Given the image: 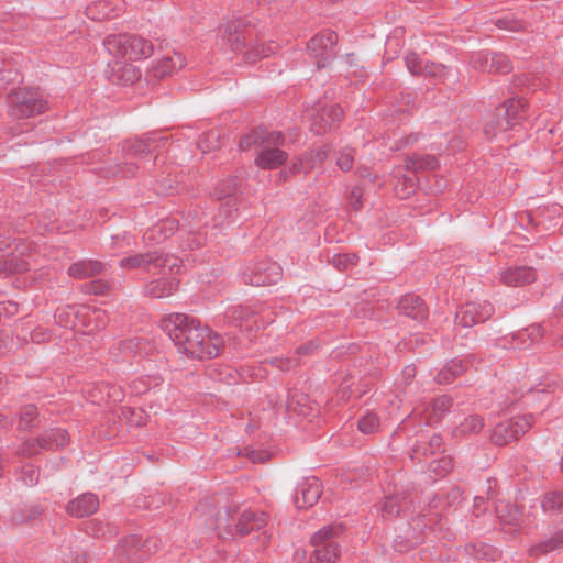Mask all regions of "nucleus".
<instances>
[{"instance_id": "1", "label": "nucleus", "mask_w": 563, "mask_h": 563, "mask_svg": "<svg viewBox=\"0 0 563 563\" xmlns=\"http://www.w3.org/2000/svg\"><path fill=\"white\" fill-rule=\"evenodd\" d=\"M162 330L179 353L191 358H212L219 355L221 339L200 322L184 313H172L161 320Z\"/></svg>"}, {"instance_id": "2", "label": "nucleus", "mask_w": 563, "mask_h": 563, "mask_svg": "<svg viewBox=\"0 0 563 563\" xmlns=\"http://www.w3.org/2000/svg\"><path fill=\"white\" fill-rule=\"evenodd\" d=\"M166 142V137L158 136L156 133H150L141 139L125 141L122 144L123 161L106 169L104 176H120L123 178L134 176L139 168L135 159H141L154 152H158Z\"/></svg>"}, {"instance_id": "3", "label": "nucleus", "mask_w": 563, "mask_h": 563, "mask_svg": "<svg viewBox=\"0 0 563 563\" xmlns=\"http://www.w3.org/2000/svg\"><path fill=\"white\" fill-rule=\"evenodd\" d=\"M239 506H229L220 510L216 516V529L221 538L225 536H246L260 530L267 523V515L264 511L245 509L239 511Z\"/></svg>"}, {"instance_id": "4", "label": "nucleus", "mask_w": 563, "mask_h": 563, "mask_svg": "<svg viewBox=\"0 0 563 563\" xmlns=\"http://www.w3.org/2000/svg\"><path fill=\"white\" fill-rule=\"evenodd\" d=\"M8 114L14 119H27L49 109L46 95L40 87L12 88L7 93Z\"/></svg>"}, {"instance_id": "5", "label": "nucleus", "mask_w": 563, "mask_h": 563, "mask_svg": "<svg viewBox=\"0 0 563 563\" xmlns=\"http://www.w3.org/2000/svg\"><path fill=\"white\" fill-rule=\"evenodd\" d=\"M103 45L114 58L126 60L147 58L154 51L153 44L150 41L132 34L108 35L103 41Z\"/></svg>"}, {"instance_id": "6", "label": "nucleus", "mask_w": 563, "mask_h": 563, "mask_svg": "<svg viewBox=\"0 0 563 563\" xmlns=\"http://www.w3.org/2000/svg\"><path fill=\"white\" fill-rule=\"evenodd\" d=\"M343 531L342 525H329L318 530L311 537V545L314 548L313 555L317 561L335 563L340 549L334 538Z\"/></svg>"}, {"instance_id": "7", "label": "nucleus", "mask_w": 563, "mask_h": 563, "mask_svg": "<svg viewBox=\"0 0 563 563\" xmlns=\"http://www.w3.org/2000/svg\"><path fill=\"white\" fill-rule=\"evenodd\" d=\"M336 44L338 35L330 30L318 33L308 42L309 56L313 59L318 69L327 67L335 58Z\"/></svg>"}, {"instance_id": "8", "label": "nucleus", "mask_w": 563, "mask_h": 563, "mask_svg": "<svg viewBox=\"0 0 563 563\" xmlns=\"http://www.w3.org/2000/svg\"><path fill=\"white\" fill-rule=\"evenodd\" d=\"M532 421L531 415H523L499 422L492 433V441L499 446L506 445L525 434L531 428Z\"/></svg>"}, {"instance_id": "9", "label": "nucleus", "mask_w": 563, "mask_h": 563, "mask_svg": "<svg viewBox=\"0 0 563 563\" xmlns=\"http://www.w3.org/2000/svg\"><path fill=\"white\" fill-rule=\"evenodd\" d=\"M342 115L343 110L339 104L327 106L318 102L309 113L310 130L316 135H322L340 121Z\"/></svg>"}, {"instance_id": "10", "label": "nucleus", "mask_w": 563, "mask_h": 563, "mask_svg": "<svg viewBox=\"0 0 563 563\" xmlns=\"http://www.w3.org/2000/svg\"><path fill=\"white\" fill-rule=\"evenodd\" d=\"M471 63L475 69L488 74H508L512 69L509 57L499 52H477L473 54Z\"/></svg>"}, {"instance_id": "11", "label": "nucleus", "mask_w": 563, "mask_h": 563, "mask_svg": "<svg viewBox=\"0 0 563 563\" xmlns=\"http://www.w3.org/2000/svg\"><path fill=\"white\" fill-rule=\"evenodd\" d=\"M494 313V307L488 301L483 302H467L462 306L456 314V324L463 328H471L475 324L485 322Z\"/></svg>"}, {"instance_id": "12", "label": "nucleus", "mask_w": 563, "mask_h": 563, "mask_svg": "<svg viewBox=\"0 0 563 563\" xmlns=\"http://www.w3.org/2000/svg\"><path fill=\"white\" fill-rule=\"evenodd\" d=\"M220 33L222 40L236 53L244 51L246 40L251 36V32L245 30V25L240 19L227 22L220 27Z\"/></svg>"}, {"instance_id": "13", "label": "nucleus", "mask_w": 563, "mask_h": 563, "mask_svg": "<svg viewBox=\"0 0 563 563\" xmlns=\"http://www.w3.org/2000/svg\"><path fill=\"white\" fill-rule=\"evenodd\" d=\"M279 275V267L276 264L261 263L255 267H247L242 278L245 284L258 287L276 283Z\"/></svg>"}, {"instance_id": "14", "label": "nucleus", "mask_w": 563, "mask_h": 563, "mask_svg": "<svg viewBox=\"0 0 563 563\" xmlns=\"http://www.w3.org/2000/svg\"><path fill=\"white\" fill-rule=\"evenodd\" d=\"M141 548V537L130 534L120 540L115 548L114 560L117 563H139L144 560Z\"/></svg>"}, {"instance_id": "15", "label": "nucleus", "mask_w": 563, "mask_h": 563, "mask_svg": "<svg viewBox=\"0 0 563 563\" xmlns=\"http://www.w3.org/2000/svg\"><path fill=\"white\" fill-rule=\"evenodd\" d=\"M283 143L284 136L280 132L255 129L240 140L239 147L241 151H247L252 146H278L283 145Z\"/></svg>"}, {"instance_id": "16", "label": "nucleus", "mask_w": 563, "mask_h": 563, "mask_svg": "<svg viewBox=\"0 0 563 563\" xmlns=\"http://www.w3.org/2000/svg\"><path fill=\"white\" fill-rule=\"evenodd\" d=\"M321 493L322 489L320 481L314 476L306 477L298 485L294 503L299 509L311 507L319 500Z\"/></svg>"}, {"instance_id": "17", "label": "nucleus", "mask_w": 563, "mask_h": 563, "mask_svg": "<svg viewBox=\"0 0 563 563\" xmlns=\"http://www.w3.org/2000/svg\"><path fill=\"white\" fill-rule=\"evenodd\" d=\"M121 59L114 58V60L108 63L110 79L118 85L133 84L140 78V70L133 64L128 63L126 59Z\"/></svg>"}, {"instance_id": "18", "label": "nucleus", "mask_w": 563, "mask_h": 563, "mask_svg": "<svg viewBox=\"0 0 563 563\" xmlns=\"http://www.w3.org/2000/svg\"><path fill=\"white\" fill-rule=\"evenodd\" d=\"M528 103L522 98H510L505 100L500 106L497 107V113L504 115L511 128L520 124L525 119Z\"/></svg>"}, {"instance_id": "19", "label": "nucleus", "mask_w": 563, "mask_h": 563, "mask_svg": "<svg viewBox=\"0 0 563 563\" xmlns=\"http://www.w3.org/2000/svg\"><path fill=\"white\" fill-rule=\"evenodd\" d=\"M99 507V499L95 494L85 493L67 504V512L76 518L95 514Z\"/></svg>"}, {"instance_id": "20", "label": "nucleus", "mask_w": 563, "mask_h": 563, "mask_svg": "<svg viewBox=\"0 0 563 563\" xmlns=\"http://www.w3.org/2000/svg\"><path fill=\"white\" fill-rule=\"evenodd\" d=\"M397 308L399 312L413 320L422 321L428 317V309L423 300L413 295H405L398 302Z\"/></svg>"}, {"instance_id": "21", "label": "nucleus", "mask_w": 563, "mask_h": 563, "mask_svg": "<svg viewBox=\"0 0 563 563\" xmlns=\"http://www.w3.org/2000/svg\"><path fill=\"white\" fill-rule=\"evenodd\" d=\"M536 271L531 267H510L501 272L500 282L506 286L520 287L534 282Z\"/></svg>"}, {"instance_id": "22", "label": "nucleus", "mask_w": 563, "mask_h": 563, "mask_svg": "<svg viewBox=\"0 0 563 563\" xmlns=\"http://www.w3.org/2000/svg\"><path fill=\"white\" fill-rule=\"evenodd\" d=\"M453 405V398L448 395H442L434 398L424 410V420L429 426H434L441 422L442 418Z\"/></svg>"}, {"instance_id": "23", "label": "nucleus", "mask_w": 563, "mask_h": 563, "mask_svg": "<svg viewBox=\"0 0 563 563\" xmlns=\"http://www.w3.org/2000/svg\"><path fill=\"white\" fill-rule=\"evenodd\" d=\"M288 154L276 146H264L255 158V164L262 169H275L287 161Z\"/></svg>"}, {"instance_id": "24", "label": "nucleus", "mask_w": 563, "mask_h": 563, "mask_svg": "<svg viewBox=\"0 0 563 563\" xmlns=\"http://www.w3.org/2000/svg\"><path fill=\"white\" fill-rule=\"evenodd\" d=\"M496 512L501 525L504 527L509 526V531L517 530L523 521L518 506L508 501H498Z\"/></svg>"}, {"instance_id": "25", "label": "nucleus", "mask_w": 563, "mask_h": 563, "mask_svg": "<svg viewBox=\"0 0 563 563\" xmlns=\"http://www.w3.org/2000/svg\"><path fill=\"white\" fill-rule=\"evenodd\" d=\"M30 269V263L24 257L23 252H11L3 255L0 260V277H7L12 274H22Z\"/></svg>"}, {"instance_id": "26", "label": "nucleus", "mask_w": 563, "mask_h": 563, "mask_svg": "<svg viewBox=\"0 0 563 563\" xmlns=\"http://www.w3.org/2000/svg\"><path fill=\"white\" fill-rule=\"evenodd\" d=\"M411 500L405 493L389 495L382 505L383 518H395L409 509Z\"/></svg>"}, {"instance_id": "27", "label": "nucleus", "mask_w": 563, "mask_h": 563, "mask_svg": "<svg viewBox=\"0 0 563 563\" xmlns=\"http://www.w3.org/2000/svg\"><path fill=\"white\" fill-rule=\"evenodd\" d=\"M184 66L185 57L180 53H174L172 56L162 57L153 67L152 73L155 78L162 79L172 76Z\"/></svg>"}, {"instance_id": "28", "label": "nucleus", "mask_w": 563, "mask_h": 563, "mask_svg": "<svg viewBox=\"0 0 563 563\" xmlns=\"http://www.w3.org/2000/svg\"><path fill=\"white\" fill-rule=\"evenodd\" d=\"M119 350L130 356H146L154 352V344L146 338L135 336L120 342Z\"/></svg>"}, {"instance_id": "29", "label": "nucleus", "mask_w": 563, "mask_h": 563, "mask_svg": "<svg viewBox=\"0 0 563 563\" xmlns=\"http://www.w3.org/2000/svg\"><path fill=\"white\" fill-rule=\"evenodd\" d=\"M121 0H100L87 8V14L92 20L111 19L115 16V10H122Z\"/></svg>"}, {"instance_id": "30", "label": "nucleus", "mask_w": 563, "mask_h": 563, "mask_svg": "<svg viewBox=\"0 0 563 563\" xmlns=\"http://www.w3.org/2000/svg\"><path fill=\"white\" fill-rule=\"evenodd\" d=\"M176 278H158L145 286V294L152 298L161 299L170 296L178 287Z\"/></svg>"}, {"instance_id": "31", "label": "nucleus", "mask_w": 563, "mask_h": 563, "mask_svg": "<svg viewBox=\"0 0 563 563\" xmlns=\"http://www.w3.org/2000/svg\"><path fill=\"white\" fill-rule=\"evenodd\" d=\"M102 269L103 264L99 261H79L69 266L68 275L74 278L84 279L100 274Z\"/></svg>"}, {"instance_id": "32", "label": "nucleus", "mask_w": 563, "mask_h": 563, "mask_svg": "<svg viewBox=\"0 0 563 563\" xmlns=\"http://www.w3.org/2000/svg\"><path fill=\"white\" fill-rule=\"evenodd\" d=\"M286 408L287 411L303 417H308L312 411L308 395L299 390L289 391Z\"/></svg>"}, {"instance_id": "33", "label": "nucleus", "mask_w": 563, "mask_h": 563, "mask_svg": "<svg viewBox=\"0 0 563 563\" xmlns=\"http://www.w3.org/2000/svg\"><path fill=\"white\" fill-rule=\"evenodd\" d=\"M439 166L435 156L430 154H413L405 158V167L412 173L434 170Z\"/></svg>"}, {"instance_id": "34", "label": "nucleus", "mask_w": 563, "mask_h": 563, "mask_svg": "<svg viewBox=\"0 0 563 563\" xmlns=\"http://www.w3.org/2000/svg\"><path fill=\"white\" fill-rule=\"evenodd\" d=\"M241 186V179L238 177H228L223 180H221L216 189H214V196L218 200L228 199L227 206L234 207L235 206V199H232V196L236 194Z\"/></svg>"}, {"instance_id": "35", "label": "nucleus", "mask_w": 563, "mask_h": 563, "mask_svg": "<svg viewBox=\"0 0 563 563\" xmlns=\"http://www.w3.org/2000/svg\"><path fill=\"white\" fill-rule=\"evenodd\" d=\"M44 449L55 451L69 443V435L66 430L60 428L51 429L42 434Z\"/></svg>"}, {"instance_id": "36", "label": "nucleus", "mask_w": 563, "mask_h": 563, "mask_svg": "<svg viewBox=\"0 0 563 563\" xmlns=\"http://www.w3.org/2000/svg\"><path fill=\"white\" fill-rule=\"evenodd\" d=\"M22 75L10 64L0 60V93L16 88L21 84Z\"/></svg>"}, {"instance_id": "37", "label": "nucleus", "mask_w": 563, "mask_h": 563, "mask_svg": "<svg viewBox=\"0 0 563 563\" xmlns=\"http://www.w3.org/2000/svg\"><path fill=\"white\" fill-rule=\"evenodd\" d=\"M153 255L156 257L155 262H153V269L169 271L176 274L180 272L183 261L179 257L157 251H153Z\"/></svg>"}, {"instance_id": "38", "label": "nucleus", "mask_w": 563, "mask_h": 563, "mask_svg": "<svg viewBox=\"0 0 563 563\" xmlns=\"http://www.w3.org/2000/svg\"><path fill=\"white\" fill-rule=\"evenodd\" d=\"M464 372L465 367L461 360H451L438 373V375L435 376V380L439 384H450Z\"/></svg>"}, {"instance_id": "39", "label": "nucleus", "mask_w": 563, "mask_h": 563, "mask_svg": "<svg viewBox=\"0 0 563 563\" xmlns=\"http://www.w3.org/2000/svg\"><path fill=\"white\" fill-rule=\"evenodd\" d=\"M156 257L153 255V252H146L142 254H135L128 257H124L120 261V266L123 268H146L151 271L153 268V262H155Z\"/></svg>"}, {"instance_id": "40", "label": "nucleus", "mask_w": 563, "mask_h": 563, "mask_svg": "<svg viewBox=\"0 0 563 563\" xmlns=\"http://www.w3.org/2000/svg\"><path fill=\"white\" fill-rule=\"evenodd\" d=\"M483 427L484 419L478 415H472L465 418L457 427H455L453 434L455 437L476 434L483 429Z\"/></svg>"}, {"instance_id": "41", "label": "nucleus", "mask_w": 563, "mask_h": 563, "mask_svg": "<svg viewBox=\"0 0 563 563\" xmlns=\"http://www.w3.org/2000/svg\"><path fill=\"white\" fill-rule=\"evenodd\" d=\"M510 129H512L510 126V123H508L507 119L504 115H499L497 113L496 108L492 118L485 123L484 133L488 139H493L498 133L506 132Z\"/></svg>"}, {"instance_id": "42", "label": "nucleus", "mask_w": 563, "mask_h": 563, "mask_svg": "<svg viewBox=\"0 0 563 563\" xmlns=\"http://www.w3.org/2000/svg\"><path fill=\"white\" fill-rule=\"evenodd\" d=\"M443 451H444V442H443L442 437L440 434H433L429 439L428 443L421 442V443H418L413 448V455H411V457H413L415 455H423V456L433 455L435 453L443 452Z\"/></svg>"}, {"instance_id": "43", "label": "nucleus", "mask_w": 563, "mask_h": 563, "mask_svg": "<svg viewBox=\"0 0 563 563\" xmlns=\"http://www.w3.org/2000/svg\"><path fill=\"white\" fill-rule=\"evenodd\" d=\"M561 545H563V530L555 532V534L550 539L530 548V554L533 556H540L558 549Z\"/></svg>"}, {"instance_id": "44", "label": "nucleus", "mask_w": 563, "mask_h": 563, "mask_svg": "<svg viewBox=\"0 0 563 563\" xmlns=\"http://www.w3.org/2000/svg\"><path fill=\"white\" fill-rule=\"evenodd\" d=\"M85 532L95 538H107L115 534L117 531L99 519H92L85 523Z\"/></svg>"}, {"instance_id": "45", "label": "nucleus", "mask_w": 563, "mask_h": 563, "mask_svg": "<svg viewBox=\"0 0 563 563\" xmlns=\"http://www.w3.org/2000/svg\"><path fill=\"white\" fill-rule=\"evenodd\" d=\"M198 147L202 153H208L221 146L220 133L217 130H210L199 136Z\"/></svg>"}, {"instance_id": "46", "label": "nucleus", "mask_w": 563, "mask_h": 563, "mask_svg": "<svg viewBox=\"0 0 563 563\" xmlns=\"http://www.w3.org/2000/svg\"><path fill=\"white\" fill-rule=\"evenodd\" d=\"M37 408L34 405H26L21 408L19 428L29 430L37 426Z\"/></svg>"}, {"instance_id": "47", "label": "nucleus", "mask_w": 563, "mask_h": 563, "mask_svg": "<svg viewBox=\"0 0 563 563\" xmlns=\"http://www.w3.org/2000/svg\"><path fill=\"white\" fill-rule=\"evenodd\" d=\"M427 528L428 523L426 522L424 516H419L411 520L410 529L412 532H408L406 536L407 540L410 542V547L417 545L422 541V534Z\"/></svg>"}, {"instance_id": "48", "label": "nucleus", "mask_w": 563, "mask_h": 563, "mask_svg": "<svg viewBox=\"0 0 563 563\" xmlns=\"http://www.w3.org/2000/svg\"><path fill=\"white\" fill-rule=\"evenodd\" d=\"M330 153L329 145H322L319 148L311 150L306 156V167L307 169H314L317 166L321 165L328 157Z\"/></svg>"}, {"instance_id": "49", "label": "nucleus", "mask_w": 563, "mask_h": 563, "mask_svg": "<svg viewBox=\"0 0 563 563\" xmlns=\"http://www.w3.org/2000/svg\"><path fill=\"white\" fill-rule=\"evenodd\" d=\"M224 316L232 323H241L242 321H249L254 316V311L249 307L239 305L229 307Z\"/></svg>"}, {"instance_id": "50", "label": "nucleus", "mask_w": 563, "mask_h": 563, "mask_svg": "<svg viewBox=\"0 0 563 563\" xmlns=\"http://www.w3.org/2000/svg\"><path fill=\"white\" fill-rule=\"evenodd\" d=\"M44 449L42 435L35 439L25 440L18 449L19 456L29 457L38 454Z\"/></svg>"}, {"instance_id": "51", "label": "nucleus", "mask_w": 563, "mask_h": 563, "mask_svg": "<svg viewBox=\"0 0 563 563\" xmlns=\"http://www.w3.org/2000/svg\"><path fill=\"white\" fill-rule=\"evenodd\" d=\"M544 511L563 512V492H553L544 496L542 500Z\"/></svg>"}, {"instance_id": "52", "label": "nucleus", "mask_w": 563, "mask_h": 563, "mask_svg": "<svg viewBox=\"0 0 563 563\" xmlns=\"http://www.w3.org/2000/svg\"><path fill=\"white\" fill-rule=\"evenodd\" d=\"M159 385L158 378L139 377L132 380L129 385L131 393L135 395H143L147 393L152 386L156 387Z\"/></svg>"}, {"instance_id": "53", "label": "nucleus", "mask_w": 563, "mask_h": 563, "mask_svg": "<svg viewBox=\"0 0 563 563\" xmlns=\"http://www.w3.org/2000/svg\"><path fill=\"white\" fill-rule=\"evenodd\" d=\"M379 426V418L373 412L365 413L360 418L357 422L358 430L364 434H371L376 432Z\"/></svg>"}, {"instance_id": "54", "label": "nucleus", "mask_w": 563, "mask_h": 563, "mask_svg": "<svg viewBox=\"0 0 563 563\" xmlns=\"http://www.w3.org/2000/svg\"><path fill=\"white\" fill-rule=\"evenodd\" d=\"M358 262V256L355 253L335 254L332 257L333 266L343 272L353 266Z\"/></svg>"}, {"instance_id": "55", "label": "nucleus", "mask_w": 563, "mask_h": 563, "mask_svg": "<svg viewBox=\"0 0 563 563\" xmlns=\"http://www.w3.org/2000/svg\"><path fill=\"white\" fill-rule=\"evenodd\" d=\"M20 479L27 487L35 486L40 479V468L32 464L23 465L20 472Z\"/></svg>"}, {"instance_id": "56", "label": "nucleus", "mask_w": 563, "mask_h": 563, "mask_svg": "<svg viewBox=\"0 0 563 563\" xmlns=\"http://www.w3.org/2000/svg\"><path fill=\"white\" fill-rule=\"evenodd\" d=\"M453 468V460L450 456H442L430 463V471L437 476L444 477Z\"/></svg>"}, {"instance_id": "57", "label": "nucleus", "mask_w": 563, "mask_h": 563, "mask_svg": "<svg viewBox=\"0 0 563 563\" xmlns=\"http://www.w3.org/2000/svg\"><path fill=\"white\" fill-rule=\"evenodd\" d=\"M89 553L80 550L78 547H68V550L63 552L64 563H88Z\"/></svg>"}, {"instance_id": "58", "label": "nucleus", "mask_w": 563, "mask_h": 563, "mask_svg": "<svg viewBox=\"0 0 563 563\" xmlns=\"http://www.w3.org/2000/svg\"><path fill=\"white\" fill-rule=\"evenodd\" d=\"M265 363L282 372H287L297 367L299 360L297 357H272L265 360Z\"/></svg>"}, {"instance_id": "59", "label": "nucleus", "mask_w": 563, "mask_h": 563, "mask_svg": "<svg viewBox=\"0 0 563 563\" xmlns=\"http://www.w3.org/2000/svg\"><path fill=\"white\" fill-rule=\"evenodd\" d=\"M354 164V150L351 147H343L336 159V165L342 172H349L353 168Z\"/></svg>"}, {"instance_id": "60", "label": "nucleus", "mask_w": 563, "mask_h": 563, "mask_svg": "<svg viewBox=\"0 0 563 563\" xmlns=\"http://www.w3.org/2000/svg\"><path fill=\"white\" fill-rule=\"evenodd\" d=\"M179 228L178 220L167 218L162 220L153 230L158 232L163 239L173 235Z\"/></svg>"}, {"instance_id": "61", "label": "nucleus", "mask_w": 563, "mask_h": 563, "mask_svg": "<svg viewBox=\"0 0 563 563\" xmlns=\"http://www.w3.org/2000/svg\"><path fill=\"white\" fill-rule=\"evenodd\" d=\"M543 335L542 328L539 324H533L525 330L518 332L514 339L525 342L529 339L531 343L539 341Z\"/></svg>"}, {"instance_id": "62", "label": "nucleus", "mask_w": 563, "mask_h": 563, "mask_svg": "<svg viewBox=\"0 0 563 563\" xmlns=\"http://www.w3.org/2000/svg\"><path fill=\"white\" fill-rule=\"evenodd\" d=\"M446 67L442 64L434 62L423 63L421 73L419 76L440 78L445 75Z\"/></svg>"}, {"instance_id": "63", "label": "nucleus", "mask_w": 563, "mask_h": 563, "mask_svg": "<svg viewBox=\"0 0 563 563\" xmlns=\"http://www.w3.org/2000/svg\"><path fill=\"white\" fill-rule=\"evenodd\" d=\"M273 53L271 46H256L244 52V59L246 63H255L258 58L267 57Z\"/></svg>"}, {"instance_id": "64", "label": "nucleus", "mask_w": 563, "mask_h": 563, "mask_svg": "<svg viewBox=\"0 0 563 563\" xmlns=\"http://www.w3.org/2000/svg\"><path fill=\"white\" fill-rule=\"evenodd\" d=\"M495 25L498 29L507 30L511 32H520L525 30V24L520 20L510 19V18H500L497 19Z\"/></svg>"}]
</instances>
